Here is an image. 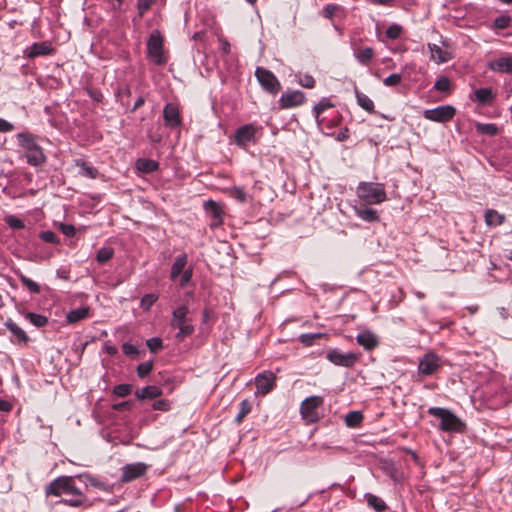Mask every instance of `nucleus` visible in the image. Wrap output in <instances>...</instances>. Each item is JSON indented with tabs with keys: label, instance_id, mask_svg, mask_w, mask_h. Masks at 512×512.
<instances>
[{
	"label": "nucleus",
	"instance_id": "obj_1",
	"mask_svg": "<svg viewBox=\"0 0 512 512\" xmlns=\"http://www.w3.org/2000/svg\"><path fill=\"white\" fill-rule=\"evenodd\" d=\"M16 138L22 155L30 166L39 167L46 163L47 157L33 134L20 132Z\"/></svg>",
	"mask_w": 512,
	"mask_h": 512
},
{
	"label": "nucleus",
	"instance_id": "obj_2",
	"mask_svg": "<svg viewBox=\"0 0 512 512\" xmlns=\"http://www.w3.org/2000/svg\"><path fill=\"white\" fill-rule=\"evenodd\" d=\"M428 414L438 419L439 429L443 432H462L464 423L452 411L442 407H430Z\"/></svg>",
	"mask_w": 512,
	"mask_h": 512
},
{
	"label": "nucleus",
	"instance_id": "obj_3",
	"mask_svg": "<svg viewBox=\"0 0 512 512\" xmlns=\"http://www.w3.org/2000/svg\"><path fill=\"white\" fill-rule=\"evenodd\" d=\"M357 196L367 204H380L386 200V192L383 184L361 182L357 190Z\"/></svg>",
	"mask_w": 512,
	"mask_h": 512
},
{
	"label": "nucleus",
	"instance_id": "obj_4",
	"mask_svg": "<svg viewBox=\"0 0 512 512\" xmlns=\"http://www.w3.org/2000/svg\"><path fill=\"white\" fill-rule=\"evenodd\" d=\"M188 312V306L183 304L177 307L172 313L171 326L178 329V333L176 334L178 341H183L194 332V326L187 322Z\"/></svg>",
	"mask_w": 512,
	"mask_h": 512
},
{
	"label": "nucleus",
	"instance_id": "obj_5",
	"mask_svg": "<svg viewBox=\"0 0 512 512\" xmlns=\"http://www.w3.org/2000/svg\"><path fill=\"white\" fill-rule=\"evenodd\" d=\"M148 57L156 65H163L167 62L163 50V37L158 30H153L147 41Z\"/></svg>",
	"mask_w": 512,
	"mask_h": 512
},
{
	"label": "nucleus",
	"instance_id": "obj_6",
	"mask_svg": "<svg viewBox=\"0 0 512 512\" xmlns=\"http://www.w3.org/2000/svg\"><path fill=\"white\" fill-rule=\"evenodd\" d=\"M321 396H310L304 399L300 406L302 418L308 423H314L319 419L318 408L322 405Z\"/></svg>",
	"mask_w": 512,
	"mask_h": 512
},
{
	"label": "nucleus",
	"instance_id": "obj_7",
	"mask_svg": "<svg viewBox=\"0 0 512 512\" xmlns=\"http://www.w3.org/2000/svg\"><path fill=\"white\" fill-rule=\"evenodd\" d=\"M261 128L255 124H245L235 131V143L242 149H246L250 143H256V134Z\"/></svg>",
	"mask_w": 512,
	"mask_h": 512
},
{
	"label": "nucleus",
	"instance_id": "obj_8",
	"mask_svg": "<svg viewBox=\"0 0 512 512\" xmlns=\"http://www.w3.org/2000/svg\"><path fill=\"white\" fill-rule=\"evenodd\" d=\"M456 114V109L452 105H442L432 109H426L423 117L427 120L445 123L450 121Z\"/></svg>",
	"mask_w": 512,
	"mask_h": 512
},
{
	"label": "nucleus",
	"instance_id": "obj_9",
	"mask_svg": "<svg viewBox=\"0 0 512 512\" xmlns=\"http://www.w3.org/2000/svg\"><path fill=\"white\" fill-rule=\"evenodd\" d=\"M441 367V359L435 353L429 352L419 360L418 374L421 377H428L435 374Z\"/></svg>",
	"mask_w": 512,
	"mask_h": 512
},
{
	"label": "nucleus",
	"instance_id": "obj_10",
	"mask_svg": "<svg viewBox=\"0 0 512 512\" xmlns=\"http://www.w3.org/2000/svg\"><path fill=\"white\" fill-rule=\"evenodd\" d=\"M255 76L260 85L269 93L276 94L281 89L280 82L271 71L262 67H257Z\"/></svg>",
	"mask_w": 512,
	"mask_h": 512
},
{
	"label": "nucleus",
	"instance_id": "obj_11",
	"mask_svg": "<svg viewBox=\"0 0 512 512\" xmlns=\"http://www.w3.org/2000/svg\"><path fill=\"white\" fill-rule=\"evenodd\" d=\"M148 469V465L143 462L126 464L121 468L120 480L124 483L133 481L143 476Z\"/></svg>",
	"mask_w": 512,
	"mask_h": 512
},
{
	"label": "nucleus",
	"instance_id": "obj_12",
	"mask_svg": "<svg viewBox=\"0 0 512 512\" xmlns=\"http://www.w3.org/2000/svg\"><path fill=\"white\" fill-rule=\"evenodd\" d=\"M276 375L271 371H263L255 377L256 395H266L275 386Z\"/></svg>",
	"mask_w": 512,
	"mask_h": 512
},
{
	"label": "nucleus",
	"instance_id": "obj_13",
	"mask_svg": "<svg viewBox=\"0 0 512 512\" xmlns=\"http://www.w3.org/2000/svg\"><path fill=\"white\" fill-rule=\"evenodd\" d=\"M326 357L334 365L342 367H352L358 360V356L356 353H343L338 349L330 350L327 353Z\"/></svg>",
	"mask_w": 512,
	"mask_h": 512
},
{
	"label": "nucleus",
	"instance_id": "obj_14",
	"mask_svg": "<svg viewBox=\"0 0 512 512\" xmlns=\"http://www.w3.org/2000/svg\"><path fill=\"white\" fill-rule=\"evenodd\" d=\"M54 51L52 44L49 41L36 42L24 50V56L33 59L39 56H47Z\"/></svg>",
	"mask_w": 512,
	"mask_h": 512
},
{
	"label": "nucleus",
	"instance_id": "obj_15",
	"mask_svg": "<svg viewBox=\"0 0 512 512\" xmlns=\"http://www.w3.org/2000/svg\"><path fill=\"white\" fill-rule=\"evenodd\" d=\"M305 101V95L300 90L287 91L283 93L279 99L280 105L283 108H291L299 106Z\"/></svg>",
	"mask_w": 512,
	"mask_h": 512
},
{
	"label": "nucleus",
	"instance_id": "obj_16",
	"mask_svg": "<svg viewBox=\"0 0 512 512\" xmlns=\"http://www.w3.org/2000/svg\"><path fill=\"white\" fill-rule=\"evenodd\" d=\"M205 211L207 214L211 217V227H218L223 222V208L220 204L217 202H214L212 200L207 201L204 204Z\"/></svg>",
	"mask_w": 512,
	"mask_h": 512
},
{
	"label": "nucleus",
	"instance_id": "obj_17",
	"mask_svg": "<svg viewBox=\"0 0 512 512\" xmlns=\"http://www.w3.org/2000/svg\"><path fill=\"white\" fill-rule=\"evenodd\" d=\"M163 118L165 125L169 128H176L181 124L179 109L173 103L165 105L163 109Z\"/></svg>",
	"mask_w": 512,
	"mask_h": 512
},
{
	"label": "nucleus",
	"instance_id": "obj_18",
	"mask_svg": "<svg viewBox=\"0 0 512 512\" xmlns=\"http://www.w3.org/2000/svg\"><path fill=\"white\" fill-rule=\"evenodd\" d=\"M68 476H61L50 482L45 487V494L47 497L49 496H62L66 495V486H67Z\"/></svg>",
	"mask_w": 512,
	"mask_h": 512
},
{
	"label": "nucleus",
	"instance_id": "obj_19",
	"mask_svg": "<svg viewBox=\"0 0 512 512\" xmlns=\"http://www.w3.org/2000/svg\"><path fill=\"white\" fill-rule=\"evenodd\" d=\"M488 68L493 72L512 73V55H505L489 61Z\"/></svg>",
	"mask_w": 512,
	"mask_h": 512
},
{
	"label": "nucleus",
	"instance_id": "obj_20",
	"mask_svg": "<svg viewBox=\"0 0 512 512\" xmlns=\"http://www.w3.org/2000/svg\"><path fill=\"white\" fill-rule=\"evenodd\" d=\"M381 469L395 484L403 483L405 475L392 461H384Z\"/></svg>",
	"mask_w": 512,
	"mask_h": 512
},
{
	"label": "nucleus",
	"instance_id": "obj_21",
	"mask_svg": "<svg viewBox=\"0 0 512 512\" xmlns=\"http://www.w3.org/2000/svg\"><path fill=\"white\" fill-rule=\"evenodd\" d=\"M357 343L366 350H372L378 346V337L370 330H364L356 336Z\"/></svg>",
	"mask_w": 512,
	"mask_h": 512
},
{
	"label": "nucleus",
	"instance_id": "obj_22",
	"mask_svg": "<svg viewBox=\"0 0 512 512\" xmlns=\"http://www.w3.org/2000/svg\"><path fill=\"white\" fill-rule=\"evenodd\" d=\"M470 99L480 105H490L495 100V94L492 88L484 87L476 89Z\"/></svg>",
	"mask_w": 512,
	"mask_h": 512
},
{
	"label": "nucleus",
	"instance_id": "obj_23",
	"mask_svg": "<svg viewBox=\"0 0 512 512\" xmlns=\"http://www.w3.org/2000/svg\"><path fill=\"white\" fill-rule=\"evenodd\" d=\"M59 503L75 508H89L92 506V502L87 498V496L84 493H78L77 495H73L67 498H61L59 500Z\"/></svg>",
	"mask_w": 512,
	"mask_h": 512
},
{
	"label": "nucleus",
	"instance_id": "obj_24",
	"mask_svg": "<svg viewBox=\"0 0 512 512\" xmlns=\"http://www.w3.org/2000/svg\"><path fill=\"white\" fill-rule=\"evenodd\" d=\"M353 47V55L355 59L363 66L369 65L371 60L374 57V50L371 47H364L359 48L355 47L354 44H352Z\"/></svg>",
	"mask_w": 512,
	"mask_h": 512
},
{
	"label": "nucleus",
	"instance_id": "obj_25",
	"mask_svg": "<svg viewBox=\"0 0 512 512\" xmlns=\"http://www.w3.org/2000/svg\"><path fill=\"white\" fill-rule=\"evenodd\" d=\"M162 394V389L158 386H145L141 389H138L135 393L136 397L139 399H154Z\"/></svg>",
	"mask_w": 512,
	"mask_h": 512
},
{
	"label": "nucleus",
	"instance_id": "obj_26",
	"mask_svg": "<svg viewBox=\"0 0 512 512\" xmlns=\"http://www.w3.org/2000/svg\"><path fill=\"white\" fill-rule=\"evenodd\" d=\"M355 214L366 222H376L379 220L377 211L370 207H354Z\"/></svg>",
	"mask_w": 512,
	"mask_h": 512
},
{
	"label": "nucleus",
	"instance_id": "obj_27",
	"mask_svg": "<svg viewBox=\"0 0 512 512\" xmlns=\"http://www.w3.org/2000/svg\"><path fill=\"white\" fill-rule=\"evenodd\" d=\"M187 264V255L182 253L175 258L171 267V279L175 280L184 270Z\"/></svg>",
	"mask_w": 512,
	"mask_h": 512
},
{
	"label": "nucleus",
	"instance_id": "obj_28",
	"mask_svg": "<svg viewBox=\"0 0 512 512\" xmlns=\"http://www.w3.org/2000/svg\"><path fill=\"white\" fill-rule=\"evenodd\" d=\"M159 167L157 161L152 159L140 158L136 161V168L143 173H152Z\"/></svg>",
	"mask_w": 512,
	"mask_h": 512
},
{
	"label": "nucleus",
	"instance_id": "obj_29",
	"mask_svg": "<svg viewBox=\"0 0 512 512\" xmlns=\"http://www.w3.org/2000/svg\"><path fill=\"white\" fill-rule=\"evenodd\" d=\"M505 220L504 215L498 213L496 210L489 209L485 213V222L490 227L501 225Z\"/></svg>",
	"mask_w": 512,
	"mask_h": 512
},
{
	"label": "nucleus",
	"instance_id": "obj_30",
	"mask_svg": "<svg viewBox=\"0 0 512 512\" xmlns=\"http://www.w3.org/2000/svg\"><path fill=\"white\" fill-rule=\"evenodd\" d=\"M364 497L367 501L368 506L373 508L376 512H382L386 510L387 506L380 497L371 493H366Z\"/></svg>",
	"mask_w": 512,
	"mask_h": 512
},
{
	"label": "nucleus",
	"instance_id": "obj_31",
	"mask_svg": "<svg viewBox=\"0 0 512 512\" xmlns=\"http://www.w3.org/2000/svg\"><path fill=\"white\" fill-rule=\"evenodd\" d=\"M76 166L79 167V174L90 179H95L98 175V171L93 166L89 165L83 160H76Z\"/></svg>",
	"mask_w": 512,
	"mask_h": 512
},
{
	"label": "nucleus",
	"instance_id": "obj_32",
	"mask_svg": "<svg viewBox=\"0 0 512 512\" xmlns=\"http://www.w3.org/2000/svg\"><path fill=\"white\" fill-rule=\"evenodd\" d=\"M89 309L87 307H80L71 310L67 314V320L69 323H76L88 317Z\"/></svg>",
	"mask_w": 512,
	"mask_h": 512
},
{
	"label": "nucleus",
	"instance_id": "obj_33",
	"mask_svg": "<svg viewBox=\"0 0 512 512\" xmlns=\"http://www.w3.org/2000/svg\"><path fill=\"white\" fill-rule=\"evenodd\" d=\"M7 329L21 342L26 343L28 341V336L26 332L20 328L15 322L9 320L6 322Z\"/></svg>",
	"mask_w": 512,
	"mask_h": 512
},
{
	"label": "nucleus",
	"instance_id": "obj_34",
	"mask_svg": "<svg viewBox=\"0 0 512 512\" xmlns=\"http://www.w3.org/2000/svg\"><path fill=\"white\" fill-rule=\"evenodd\" d=\"M78 477L79 478H85V481L89 485H91V486H93V487H95V488H97L99 490H102V491H108L109 490V485L106 482L101 481L97 477H94V476H92L90 474H83V475H79Z\"/></svg>",
	"mask_w": 512,
	"mask_h": 512
},
{
	"label": "nucleus",
	"instance_id": "obj_35",
	"mask_svg": "<svg viewBox=\"0 0 512 512\" xmlns=\"http://www.w3.org/2000/svg\"><path fill=\"white\" fill-rule=\"evenodd\" d=\"M355 95H356L357 103L361 108H363L367 112L373 111L374 103L367 95H365L357 90L355 91Z\"/></svg>",
	"mask_w": 512,
	"mask_h": 512
},
{
	"label": "nucleus",
	"instance_id": "obj_36",
	"mask_svg": "<svg viewBox=\"0 0 512 512\" xmlns=\"http://www.w3.org/2000/svg\"><path fill=\"white\" fill-rule=\"evenodd\" d=\"M475 128L478 133L488 135V136H494L499 131L497 125H495L493 123H477L475 125Z\"/></svg>",
	"mask_w": 512,
	"mask_h": 512
},
{
	"label": "nucleus",
	"instance_id": "obj_37",
	"mask_svg": "<svg viewBox=\"0 0 512 512\" xmlns=\"http://www.w3.org/2000/svg\"><path fill=\"white\" fill-rule=\"evenodd\" d=\"M428 48L431 52V58L438 63H444L448 60L446 53L436 44H429Z\"/></svg>",
	"mask_w": 512,
	"mask_h": 512
},
{
	"label": "nucleus",
	"instance_id": "obj_38",
	"mask_svg": "<svg viewBox=\"0 0 512 512\" xmlns=\"http://www.w3.org/2000/svg\"><path fill=\"white\" fill-rule=\"evenodd\" d=\"M25 318L36 327H43L48 323L47 317L37 313L28 312L25 314Z\"/></svg>",
	"mask_w": 512,
	"mask_h": 512
},
{
	"label": "nucleus",
	"instance_id": "obj_39",
	"mask_svg": "<svg viewBox=\"0 0 512 512\" xmlns=\"http://www.w3.org/2000/svg\"><path fill=\"white\" fill-rule=\"evenodd\" d=\"M363 420V415L359 411H351L345 417V423L348 427H357Z\"/></svg>",
	"mask_w": 512,
	"mask_h": 512
},
{
	"label": "nucleus",
	"instance_id": "obj_40",
	"mask_svg": "<svg viewBox=\"0 0 512 512\" xmlns=\"http://www.w3.org/2000/svg\"><path fill=\"white\" fill-rule=\"evenodd\" d=\"M230 197L236 199L240 203H244L247 201V194L244 192L243 188L238 186H233L227 190Z\"/></svg>",
	"mask_w": 512,
	"mask_h": 512
},
{
	"label": "nucleus",
	"instance_id": "obj_41",
	"mask_svg": "<svg viewBox=\"0 0 512 512\" xmlns=\"http://www.w3.org/2000/svg\"><path fill=\"white\" fill-rule=\"evenodd\" d=\"M493 25L497 29H506L512 26V17L504 14L495 18Z\"/></svg>",
	"mask_w": 512,
	"mask_h": 512
},
{
	"label": "nucleus",
	"instance_id": "obj_42",
	"mask_svg": "<svg viewBox=\"0 0 512 512\" xmlns=\"http://www.w3.org/2000/svg\"><path fill=\"white\" fill-rule=\"evenodd\" d=\"M251 409H252L251 403L246 399L242 400L240 403V410L235 417V422L241 423L242 420L244 419V417L250 413Z\"/></svg>",
	"mask_w": 512,
	"mask_h": 512
},
{
	"label": "nucleus",
	"instance_id": "obj_43",
	"mask_svg": "<svg viewBox=\"0 0 512 512\" xmlns=\"http://www.w3.org/2000/svg\"><path fill=\"white\" fill-rule=\"evenodd\" d=\"M19 279L21 283L31 292L38 294L40 292V286L35 281L31 280L30 278L26 277L22 273L19 274Z\"/></svg>",
	"mask_w": 512,
	"mask_h": 512
},
{
	"label": "nucleus",
	"instance_id": "obj_44",
	"mask_svg": "<svg viewBox=\"0 0 512 512\" xmlns=\"http://www.w3.org/2000/svg\"><path fill=\"white\" fill-rule=\"evenodd\" d=\"M158 296L154 293L145 294L140 301V307L144 311H148L153 304L157 301Z\"/></svg>",
	"mask_w": 512,
	"mask_h": 512
},
{
	"label": "nucleus",
	"instance_id": "obj_45",
	"mask_svg": "<svg viewBox=\"0 0 512 512\" xmlns=\"http://www.w3.org/2000/svg\"><path fill=\"white\" fill-rule=\"evenodd\" d=\"M114 255V251L110 247H102L98 250L96 259L99 263L109 261Z\"/></svg>",
	"mask_w": 512,
	"mask_h": 512
},
{
	"label": "nucleus",
	"instance_id": "obj_46",
	"mask_svg": "<svg viewBox=\"0 0 512 512\" xmlns=\"http://www.w3.org/2000/svg\"><path fill=\"white\" fill-rule=\"evenodd\" d=\"M450 87L451 82L446 76L439 77L434 84V89L441 92H448Z\"/></svg>",
	"mask_w": 512,
	"mask_h": 512
},
{
	"label": "nucleus",
	"instance_id": "obj_47",
	"mask_svg": "<svg viewBox=\"0 0 512 512\" xmlns=\"http://www.w3.org/2000/svg\"><path fill=\"white\" fill-rule=\"evenodd\" d=\"M402 31L403 28L399 24H391L386 30V37L391 40H395L400 37Z\"/></svg>",
	"mask_w": 512,
	"mask_h": 512
},
{
	"label": "nucleus",
	"instance_id": "obj_48",
	"mask_svg": "<svg viewBox=\"0 0 512 512\" xmlns=\"http://www.w3.org/2000/svg\"><path fill=\"white\" fill-rule=\"evenodd\" d=\"M298 83L305 88H313L315 86V79L310 74H299L297 75Z\"/></svg>",
	"mask_w": 512,
	"mask_h": 512
},
{
	"label": "nucleus",
	"instance_id": "obj_49",
	"mask_svg": "<svg viewBox=\"0 0 512 512\" xmlns=\"http://www.w3.org/2000/svg\"><path fill=\"white\" fill-rule=\"evenodd\" d=\"M155 2L156 0H137L139 18H142Z\"/></svg>",
	"mask_w": 512,
	"mask_h": 512
},
{
	"label": "nucleus",
	"instance_id": "obj_50",
	"mask_svg": "<svg viewBox=\"0 0 512 512\" xmlns=\"http://www.w3.org/2000/svg\"><path fill=\"white\" fill-rule=\"evenodd\" d=\"M153 369V362L152 361H146L143 363H140L137 367V375L140 378H145Z\"/></svg>",
	"mask_w": 512,
	"mask_h": 512
},
{
	"label": "nucleus",
	"instance_id": "obj_51",
	"mask_svg": "<svg viewBox=\"0 0 512 512\" xmlns=\"http://www.w3.org/2000/svg\"><path fill=\"white\" fill-rule=\"evenodd\" d=\"M330 107H332V104L328 100L322 99L321 101H319L313 108L316 120L318 121L320 114Z\"/></svg>",
	"mask_w": 512,
	"mask_h": 512
},
{
	"label": "nucleus",
	"instance_id": "obj_52",
	"mask_svg": "<svg viewBox=\"0 0 512 512\" xmlns=\"http://www.w3.org/2000/svg\"><path fill=\"white\" fill-rule=\"evenodd\" d=\"M132 391V386L130 384H119L116 385L113 389V393L118 397H126Z\"/></svg>",
	"mask_w": 512,
	"mask_h": 512
},
{
	"label": "nucleus",
	"instance_id": "obj_53",
	"mask_svg": "<svg viewBox=\"0 0 512 512\" xmlns=\"http://www.w3.org/2000/svg\"><path fill=\"white\" fill-rule=\"evenodd\" d=\"M5 222L11 229H22L25 226L20 218L13 215L7 216Z\"/></svg>",
	"mask_w": 512,
	"mask_h": 512
},
{
	"label": "nucleus",
	"instance_id": "obj_54",
	"mask_svg": "<svg viewBox=\"0 0 512 512\" xmlns=\"http://www.w3.org/2000/svg\"><path fill=\"white\" fill-rule=\"evenodd\" d=\"M146 345L150 352L156 353L159 349L162 348L163 343L161 338L159 337H152L146 341Z\"/></svg>",
	"mask_w": 512,
	"mask_h": 512
},
{
	"label": "nucleus",
	"instance_id": "obj_55",
	"mask_svg": "<svg viewBox=\"0 0 512 512\" xmlns=\"http://www.w3.org/2000/svg\"><path fill=\"white\" fill-rule=\"evenodd\" d=\"M39 237L44 241V242H47V243H59V238L58 236L53 232V231H50V230H47V231H42L40 234H39Z\"/></svg>",
	"mask_w": 512,
	"mask_h": 512
},
{
	"label": "nucleus",
	"instance_id": "obj_56",
	"mask_svg": "<svg viewBox=\"0 0 512 512\" xmlns=\"http://www.w3.org/2000/svg\"><path fill=\"white\" fill-rule=\"evenodd\" d=\"M78 493H83L78 487H76L74 478L72 476H68L67 486H66V495L73 496Z\"/></svg>",
	"mask_w": 512,
	"mask_h": 512
},
{
	"label": "nucleus",
	"instance_id": "obj_57",
	"mask_svg": "<svg viewBox=\"0 0 512 512\" xmlns=\"http://www.w3.org/2000/svg\"><path fill=\"white\" fill-rule=\"evenodd\" d=\"M402 77L398 73L390 74L383 80V84L385 86L391 87V86H397L401 83Z\"/></svg>",
	"mask_w": 512,
	"mask_h": 512
},
{
	"label": "nucleus",
	"instance_id": "obj_58",
	"mask_svg": "<svg viewBox=\"0 0 512 512\" xmlns=\"http://www.w3.org/2000/svg\"><path fill=\"white\" fill-rule=\"evenodd\" d=\"M59 228L61 232L67 237H73L76 234V228L72 224L61 223Z\"/></svg>",
	"mask_w": 512,
	"mask_h": 512
},
{
	"label": "nucleus",
	"instance_id": "obj_59",
	"mask_svg": "<svg viewBox=\"0 0 512 512\" xmlns=\"http://www.w3.org/2000/svg\"><path fill=\"white\" fill-rule=\"evenodd\" d=\"M337 9H338L337 5L327 4L326 6H324V8L322 10V14H323L324 17L330 19V18H332L335 15V12H336Z\"/></svg>",
	"mask_w": 512,
	"mask_h": 512
},
{
	"label": "nucleus",
	"instance_id": "obj_60",
	"mask_svg": "<svg viewBox=\"0 0 512 512\" xmlns=\"http://www.w3.org/2000/svg\"><path fill=\"white\" fill-rule=\"evenodd\" d=\"M122 350H123L124 354H126L128 356H136L138 354L137 347L134 346L133 344H130L127 342L123 343Z\"/></svg>",
	"mask_w": 512,
	"mask_h": 512
},
{
	"label": "nucleus",
	"instance_id": "obj_61",
	"mask_svg": "<svg viewBox=\"0 0 512 512\" xmlns=\"http://www.w3.org/2000/svg\"><path fill=\"white\" fill-rule=\"evenodd\" d=\"M153 409L159 411H168L170 409V403L164 399L157 400L153 403Z\"/></svg>",
	"mask_w": 512,
	"mask_h": 512
},
{
	"label": "nucleus",
	"instance_id": "obj_62",
	"mask_svg": "<svg viewBox=\"0 0 512 512\" xmlns=\"http://www.w3.org/2000/svg\"><path fill=\"white\" fill-rule=\"evenodd\" d=\"M192 268L185 269L181 273L180 286L184 287L191 280L192 277Z\"/></svg>",
	"mask_w": 512,
	"mask_h": 512
},
{
	"label": "nucleus",
	"instance_id": "obj_63",
	"mask_svg": "<svg viewBox=\"0 0 512 512\" xmlns=\"http://www.w3.org/2000/svg\"><path fill=\"white\" fill-rule=\"evenodd\" d=\"M220 49L223 54L229 55L231 53V45L229 41L223 37H219Z\"/></svg>",
	"mask_w": 512,
	"mask_h": 512
},
{
	"label": "nucleus",
	"instance_id": "obj_64",
	"mask_svg": "<svg viewBox=\"0 0 512 512\" xmlns=\"http://www.w3.org/2000/svg\"><path fill=\"white\" fill-rule=\"evenodd\" d=\"M320 334H302L300 336L301 342L305 345H311L313 343V340L318 338Z\"/></svg>",
	"mask_w": 512,
	"mask_h": 512
}]
</instances>
